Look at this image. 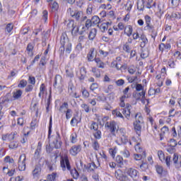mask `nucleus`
<instances>
[{
	"instance_id": "obj_1",
	"label": "nucleus",
	"mask_w": 181,
	"mask_h": 181,
	"mask_svg": "<svg viewBox=\"0 0 181 181\" xmlns=\"http://www.w3.org/2000/svg\"><path fill=\"white\" fill-rule=\"evenodd\" d=\"M52 117H50L48 129V139H50V138L52 137V146L55 149H60L63 145V141H62V136H60V133L59 132H56V135L52 136Z\"/></svg>"
},
{
	"instance_id": "obj_2",
	"label": "nucleus",
	"mask_w": 181,
	"mask_h": 181,
	"mask_svg": "<svg viewBox=\"0 0 181 181\" xmlns=\"http://www.w3.org/2000/svg\"><path fill=\"white\" fill-rule=\"evenodd\" d=\"M61 46L59 49L60 56H64V53L66 54H70L72 50V45L70 40H69V37H66L64 35L61 36L60 40Z\"/></svg>"
},
{
	"instance_id": "obj_3",
	"label": "nucleus",
	"mask_w": 181,
	"mask_h": 181,
	"mask_svg": "<svg viewBox=\"0 0 181 181\" xmlns=\"http://www.w3.org/2000/svg\"><path fill=\"white\" fill-rule=\"evenodd\" d=\"M142 124H144V117H142V114L141 112H137L135 115V121L133 123L134 132L136 134L141 136V134L142 132Z\"/></svg>"
},
{
	"instance_id": "obj_4",
	"label": "nucleus",
	"mask_w": 181,
	"mask_h": 181,
	"mask_svg": "<svg viewBox=\"0 0 181 181\" xmlns=\"http://www.w3.org/2000/svg\"><path fill=\"white\" fill-rule=\"evenodd\" d=\"M168 76V71H166V66H163L160 69V74H158L155 78V82L158 87H162L163 86V81L166 80Z\"/></svg>"
},
{
	"instance_id": "obj_5",
	"label": "nucleus",
	"mask_w": 181,
	"mask_h": 181,
	"mask_svg": "<svg viewBox=\"0 0 181 181\" xmlns=\"http://www.w3.org/2000/svg\"><path fill=\"white\" fill-rule=\"evenodd\" d=\"M132 39L129 38L127 42H126L123 46L122 49L124 53L130 54L129 59L134 58V56H136V51L132 50Z\"/></svg>"
},
{
	"instance_id": "obj_6",
	"label": "nucleus",
	"mask_w": 181,
	"mask_h": 181,
	"mask_svg": "<svg viewBox=\"0 0 181 181\" xmlns=\"http://www.w3.org/2000/svg\"><path fill=\"white\" fill-rule=\"evenodd\" d=\"M105 128L107 129L108 131H110V134H112V136H117V134L115 132L119 128L118 124H117V122L112 120L110 122H107L105 124Z\"/></svg>"
},
{
	"instance_id": "obj_7",
	"label": "nucleus",
	"mask_w": 181,
	"mask_h": 181,
	"mask_svg": "<svg viewBox=\"0 0 181 181\" xmlns=\"http://www.w3.org/2000/svg\"><path fill=\"white\" fill-rule=\"evenodd\" d=\"M116 136L120 138L122 144H128V136H127V130L123 127H118L116 130Z\"/></svg>"
},
{
	"instance_id": "obj_8",
	"label": "nucleus",
	"mask_w": 181,
	"mask_h": 181,
	"mask_svg": "<svg viewBox=\"0 0 181 181\" xmlns=\"http://www.w3.org/2000/svg\"><path fill=\"white\" fill-rule=\"evenodd\" d=\"M60 165L62 170H71V165H70L69 156H64V157H61Z\"/></svg>"
},
{
	"instance_id": "obj_9",
	"label": "nucleus",
	"mask_w": 181,
	"mask_h": 181,
	"mask_svg": "<svg viewBox=\"0 0 181 181\" xmlns=\"http://www.w3.org/2000/svg\"><path fill=\"white\" fill-rule=\"evenodd\" d=\"M126 174L134 181L139 179V171L134 168H129L126 170Z\"/></svg>"
},
{
	"instance_id": "obj_10",
	"label": "nucleus",
	"mask_w": 181,
	"mask_h": 181,
	"mask_svg": "<svg viewBox=\"0 0 181 181\" xmlns=\"http://www.w3.org/2000/svg\"><path fill=\"white\" fill-rule=\"evenodd\" d=\"M32 176L33 179H40L42 176V164L37 163L33 168Z\"/></svg>"
},
{
	"instance_id": "obj_11",
	"label": "nucleus",
	"mask_w": 181,
	"mask_h": 181,
	"mask_svg": "<svg viewBox=\"0 0 181 181\" xmlns=\"http://www.w3.org/2000/svg\"><path fill=\"white\" fill-rule=\"evenodd\" d=\"M155 168L156 173L159 175V177L161 179H163V177H168L169 176V172L167 169L163 168V166L160 165H156Z\"/></svg>"
},
{
	"instance_id": "obj_12",
	"label": "nucleus",
	"mask_w": 181,
	"mask_h": 181,
	"mask_svg": "<svg viewBox=\"0 0 181 181\" xmlns=\"http://www.w3.org/2000/svg\"><path fill=\"white\" fill-rule=\"evenodd\" d=\"M157 155H158V158L159 159V160H160V162H165L167 167L168 168H170V156H165V153L161 151V150H158L157 151Z\"/></svg>"
},
{
	"instance_id": "obj_13",
	"label": "nucleus",
	"mask_w": 181,
	"mask_h": 181,
	"mask_svg": "<svg viewBox=\"0 0 181 181\" xmlns=\"http://www.w3.org/2000/svg\"><path fill=\"white\" fill-rule=\"evenodd\" d=\"M67 12L69 13L70 16L76 21H80L81 18H83V11H74L73 8H69Z\"/></svg>"
},
{
	"instance_id": "obj_14",
	"label": "nucleus",
	"mask_w": 181,
	"mask_h": 181,
	"mask_svg": "<svg viewBox=\"0 0 181 181\" xmlns=\"http://www.w3.org/2000/svg\"><path fill=\"white\" fill-rule=\"evenodd\" d=\"M18 170L23 172L26 170V155L21 154L18 160Z\"/></svg>"
},
{
	"instance_id": "obj_15",
	"label": "nucleus",
	"mask_w": 181,
	"mask_h": 181,
	"mask_svg": "<svg viewBox=\"0 0 181 181\" xmlns=\"http://www.w3.org/2000/svg\"><path fill=\"white\" fill-rule=\"evenodd\" d=\"M129 145H133L134 146V149L136 152H138L139 153H143L144 148L141 147V144L136 142V139L135 137H132V139L129 141Z\"/></svg>"
},
{
	"instance_id": "obj_16",
	"label": "nucleus",
	"mask_w": 181,
	"mask_h": 181,
	"mask_svg": "<svg viewBox=\"0 0 181 181\" xmlns=\"http://www.w3.org/2000/svg\"><path fill=\"white\" fill-rule=\"evenodd\" d=\"M18 135L17 132H13L11 133H7L5 134H2L1 139L2 141H8V142H11L15 139V137Z\"/></svg>"
},
{
	"instance_id": "obj_17",
	"label": "nucleus",
	"mask_w": 181,
	"mask_h": 181,
	"mask_svg": "<svg viewBox=\"0 0 181 181\" xmlns=\"http://www.w3.org/2000/svg\"><path fill=\"white\" fill-rule=\"evenodd\" d=\"M172 49V45L170 43L161 42L158 45V52L163 53V52H169Z\"/></svg>"
},
{
	"instance_id": "obj_18",
	"label": "nucleus",
	"mask_w": 181,
	"mask_h": 181,
	"mask_svg": "<svg viewBox=\"0 0 181 181\" xmlns=\"http://www.w3.org/2000/svg\"><path fill=\"white\" fill-rule=\"evenodd\" d=\"M171 135L173 138H181V125L176 127H173L171 129Z\"/></svg>"
},
{
	"instance_id": "obj_19",
	"label": "nucleus",
	"mask_w": 181,
	"mask_h": 181,
	"mask_svg": "<svg viewBox=\"0 0 181 181\" xmlns=\"http://www.w3.org/2000/svg\"><path fill=\"white\" fill-rule=\"evenodd\" d=\"M81 152V145H74L72 146L71 148L69 149V153L72 156H77L78 153Z\"/></svg>"
},
{
	"instance_id": "obj_20",
	"label": "nucleus",
	"mask_w": 181,
	"mask_h": 181,
	"mask_svg": "<svg viewBox=\"0 0 181 181\" xmlns=\"http://www.w3.org/2000/svg\"><path fill=\"white\" fill-rule=\"evenodd\" d=\"M132 108V106L127 103L126 104V107L122 110V112L123 115H124L125 118L127 119H129L131 118V109Z\"/></svg>"
},
{
	"instance_id": "obj_21",
	"label": "nucleus",
	"mask_w": 181,
	"mask_h": 181,
	"mask_svg": "<svg viewBox=\"0 0 181 181\" xmlns=\"http://www.w3.org/2000/svg\"><path fill=\"white\" fill-rule=\"evenodd\" d=\"M65 73L66 77H67V78H74V68L67 65L65 66Z\"/></svg>"
},
{
	"instance_id": "obj_22",
	"label": "nucleus",
	"mask_w": 181,
	"mask_h": 181,
	"mask_svg": "<svg viewBox=\"0 0 181 181\" xmlns=\"http://www.w3.org/2000/svg\"><path fill=\"white\" fill-rule=\"evenodd\" d=\"M86 77H87V69L82 66L80 68V74L78 76L79 81H84Z\"/></svg>"
},
{
	"instance_id": "obj_23",
	"label": "nucleus",
	"mask_w": 181,
	"mask_h": 181,
	"mask_svg": "<svg viewBox=\"0 0 181 181\" xmlns=\"http://www.w3.org/2000/svg\"><path fill=\"white\" fill-rule=\"evenodd\" d=\"M34 49H35V44L32 43V42H29L27 45L26 51H27V54L30 57H33V56H34V53H33Z\"/></svg>"
},
{
	"instance_id": "obj_24",
	"label": "nucleus",
	"mask_w": 181,
	"mask_h": 181,
	"mask_svg": "<svg viewBox=\"0 0 181 181\" xmlns=\"http://www.w3.org/2000/svg\"><path fill=\"white\" fill-rule=\"evenodd\" d=\"M144 158H146V151H143V153H141V154H137L135 153L133 155V158L134 159V160H136V162H143Z\"/></svg>"
},
{
	"instance_id": "obj_25",
	"label": "nucleus",
	"mask_w": 181,
	"mask_h": 181,
	"mask_svg": "<svg viewBox=\"0 0 181 181\" xmlns=\"http://www.w3.org/2000/svg\"><path fill=\"white\" fill-rule=\"evenodd\" d=\"M122 62V58L121 57H116L115 60L111 63V67L119 70V66H121V62Z\"/></svg>"
},
{
	"instance_id": "obj_26",
	"label": "nucleus",
	"mask_w": 181,
	"mask_h": 181,
	"mask_svg": "<svg viewBox=\"0 0 181 181\" xmlns=\"http://www.w3.org/2000/svg\"><path fill=\"white\" fill-rule=\"evenodd\" d=\"M170 122H172V116L170 114L167 117H161V118L159 119L160 125H163L165 124H170Z\"/></svg>"
},
{
	"instance_id": "obj_27",
	"label": "nucleus",
	"mask_w": 181,
	"mask_h": 181,
	"mask_svg": "<svg viewBox=\"0 0 181 181\" xmlns=\"http://www.w3.org/2000/svg\"><path fill=\"white\" fill-rule=\"evenodd\" d=\"M93 62H95L98 69H105L106 64L104 63V62H103V60H101L100 58L95 57Z\"/></svg>"
},
{
	"instance_id": "obj_28",
	"label": "nucleus",
	"mask_w": 181,
	"mask_h": 181,
	"mask_svg": "<svg viewBox=\"0 0 181 181\" xmlns=\"http://www.w3.org/2000/svg\"><path fill=\"white\" fill-rule=\"evenodd\" d=\"M47 93V88L45 83H42L40 86V92L38 93L39 98H43L45 94Z\"/></svg>"
},
{
	"instance_id": "obj_29",
	"label": "nucleus",
	"mask_w": 181,
	"mask_h": 181,
	"mask_svg": "<svg viewBox=\"0 0 181 181\" xmlns=\"http://www.w3.org/2000/svg\"><path fill=\"white\" fill-rule=\"evenodd\" d=\"M111 22L102 23L98 24V26L101 32H105L108 30V26L111 25Z\"/></svg>"
},
{
	"instance_id": "obj_30",
	"label": "nucleus",
	"mask_w": 181,
	"mask_h": 181,
	"mask_svg": "<svg viewBox=\"0 0 181 181\" xmlns=\"http://www.w3.org/2000/svg\"><path fill=\"white\" fill-rule=\"evenodd\" d=\"M173 112H175L173 114ZM168 114L172 117V118H180L181 117V110H177L175 112V108H172L169 110Z\"/></svg>"
},
{
	"instance_id": "obj_31",
	"label": "nucleus",
	"mask_w": 181,
	"mask_h": 181,
	"mask_svg": "<svg viewBox=\"0 0 181 181\" xmlns=\"http://www.w3.org/2000/svg\"><path fill=\"white\" fill-rule=\"evenodd\" d=\"M146 94V91H141L139 93V95L141 97V103L142 104H145L146 106L149 105V99L145 97Z\"/></svg>"
},
{
	"instance_id": "obj_32",
	"label": "nucleus",
	"mask_w": 181,
	"mask_h": 181,
	"mask_svg": "<svg viewBox=\"0 0 181 181\" xmlns=\"http://www.w3.org/2000/svg\"><path fill=\"white\" fill-rule=\"evenodd\" d=\"M22 94H23V91H22V90H21V89L13 91V100H19V99L22 98Z\"/></svg>"
},
{
	"instance_id": "obj_33",
	"label": "nucleus",
	"mask_w": 181,
	"mask_h": 181,
	"mask_svg": "<svg viewBox=\"0 0 181 181\" xmlns=\"http://www.w3.org/2000/svg\"><path fill=\"white\" fill-rule=\"evenodd\" d=\"M91 72L96 78H100V77H101V70L99 68L92 67Z\"/></svg>"
},
{
	"instance_id": "obj_34",
	"label": "nucleus",
	"mask_w": 181,
	"mask_h": 181,
	"mask_svg": "<svg viewBox=\"0 0 181 181\" xmlns=\"http://www.w3.org/2000/svg\"><path fill=\"white\" fill-rule=\"evenodd\" d=\"M168 132H169V127L164 126L161 128V133L159 134L160 141H163L165 138V134H168Z\"/></svg>"
},
{
	"instance_id": "obj_35",
	"label": "nucleus",
	"mask_w": 181,
	"mask_h": 181,
	"mask_svg": "<svg viewBox=\"0 0 181 181\" xmlns=\"http://www.w3.org/2000/svg\"><path fill=\"white\" fill-rule=\"evenodd\" d=\"M132 32H134V28H132V25H128L124 28V33L127 36H128V37L132 35Z\"/></svg>"
},
{
	"instance_id": "obj_36",
	"label": "nucleus",
	"mask_w": 181,
	"mask_h": 181,
	"mask_svg": "<svg viewBox=\"0 0 181 181\" xmlns=\"http://www.w3.org/2000/svg\"><path fill=\"white\" fill-rule=\"evenodd\" d=\"M146 8H147V9L156 8V1H153V0H147L146 3Z\"/></svg>"
},
{
	"instance_id": "obj_37",
	"label": "nucleus",
	"mask_w": 181,
	"mask_h": 181,
	"mask_svg": "<svg viewBox=\"0 0 181 181\" xmlns=\"http://www.w3.org/2000/svg\"><path fill=\"white\" fill-rule=\"evenodd\" d=\"M173 162L175 168H176V169H179V155L176 153L173 154Z\"/></svg>"
},
{
	"instance_id": "obj_38",
	"label": "nucleus",
	"mask_w": 181,
	"mask_h": 181,
	"mask_svg": "<svg viewBox=\"0 0 181 181\" xmlns=\"http://www.w3.org/2000/svg\"><path fill=\"white\" fill-rule=\"evenodd\" d=\"M167 64L169 69H176V63L175 62V58L173 57L168 59Z\"/></svg>"
},
{
	"instance_id": "obj_39",
	"label": "nucleus",
	"mask_w": 181,
	"mask_h": 181,
	"mask_svg": "<svg viewBox=\"0 0 181 181\" xmlns=\"http://www.w3.org/2000/svg\"><path fill=\"white\" fill-rule=\"evenodd\" d=\"M92 148L93 151H100V143L98 142V140L97 139H93L92 140Z\"/></svg>"
},
{
	"instance_id": "obj_40",
	"label": "nucleus",
	"mask_w": 181,
	"mask_h": 181,
	"mask_svg": "<svg viewBox=\"0 0 181 181\" xmlns=\"http://www.w3.org/2000/svg\"><path fill=\"white\" fill-rule=\"evenodd\" d=\"M95 49L91 48L89 51V52L87 54V59L88 62H93L94 61V51Z\"/></svg>"
},
{
	"instance_id": "obj_41",
	"label": "nucleus",
	"mask_w": 181,
	"mask_h": 181,
	"mask_svg": "<svg viewBox=\"0 0 181 181\" xmlns=\"http://www.w3.org/2000/svg\"><path fill=\"white\" fill-rule=\"evenodd\" d=\"M66 110H69V103L64 102L59 106V112H66Z\"/></svg>"
},
{
	"instance_id": "obj_42",
	"label": "nucleus",
	"mask_w": 181,
	"mask_h": 181,
	"mask_svg": "<svg viewBox=\"0 0 181 181\" xmlns=\"http://www.w3.org/2000/svg\"><path fill=\"white\" fill-rule=\"evenodd\" d=\"M9 149H17L19 148V142L16 141H11L8 144Z\"/></svg>"
},
{
	"instance_id": "obj_43",
	"label": "nucleus",
	"mask_w": 181,
	"mask_h": 181,
	"mask_svg": "<svg viewBox=\"0 0 181 181\" xmlns=\"http://www.w3.org/2000/svg\"><path fill=\"white\" fill-rule=\"evenodd\" d=\"M97 35V29L96 28H92L89 33L88 38L90 40H94L95 36Z\"/></svg>"
},
{
	"instance_id": "obj_44",
	"label": "nucleus",
	"mask_w": 181,
	"mask_h": 181,
	"mask_svg": "<svg viewBox=\"0 0 181 181\" xmlns=\"http://www.w3.org/2000/svg\"><path fill=\"white\" fill-rule=\"evenodd\" d=\"M97 169V165L94 163H89L86 168L87 172H94Z\"/></svg>"
},
{
	"instance_id": "obj_45",
	"label": "nucleus",
	"mask_w": 181,
	"mask_h": 181,
	"mask_svg": "<svg viewBox=\"0 0 181 181\" xmlns=\"http://www.w3.org/2000/svg\"><path fill=\"white\" fill-rule=\"evenodd\" d=\"M113 29L116 32H118L119 30H125V25H124V23L119 22L117 24V26H113Z\"/></svg>"
},
{
	"instance_id": "obj_46",
	"label": "nucleus",
	"mask_w": 181,
	"mask_h": 181,
	"mask_svg": "<svg viewBox=\"0 0 181 181\" xmlns=\"http://www.w3.org/2000/svg\"><path fill=\"white\" fill-rule=\"evenodd\" d=\"M72 30L71 33L72 35H77L80 32V28H78V26L77 25L74 24V21H72Z\"/></svg>"
},
{
	"instance_id": "obj_47",
	"label": "nucleus",
	"mask_w": 181,
	"mask_h": 181,
	"mask_svg": "<svg viewBox=\"0 0 181 181\" xmlns=\"http://www.w3.org/2000/svg\"><path fill=\"white\" fill-rule=\"evenodd\" d=\"M90 21L93 26H95V25H100V22H101V20L100 19V17H98V16H93Z\"/></svg>"
},
{
	"instance_id": "obj_48",
	"label": "nucleus",
	"mask_w": 181,
	"mask_h": 181,
	"mask_svg": "<svg viewBox=\"0 0 181 181\" xmlns=\"http://www.w3.org/2000/svg\"><path fill=\"white\" fill-rule=\"evenodd\" d=\"M69 172L71 173V175L74 179H76V180L78 179V176H80V174L78 173V171H77V169L71 168V170H69Z\"/></svg>"
},
{
	"instance_id": "obj_49",
	"label": "nucleus",
	"mask_w": 181,
	"mask_h": 181,
	"mask_svg": "<svg viewBox=\"0 0 181 181\" xmlns=\"http://www.w3.org/2000/svg\"><path fill=\"white\" fill-rule=\"evenodd\" d=\"M141 47H145L146 45H148V38L146 37V35H141Z\"/></svg>"
},
{
	"instance_id": "obj_50",
	"label": "nucleus",
	"mask_w": 181,
	"mask_h": 181,
	"mask_svg": "<svg viewBox=\"0 0 181 181\" xmlns=\"http://www.w3.org/2000/svg\"><path fill=\"white\" fill-rule=\"evenodd\" d=\"M63 81V77L60 74H57L54 78V87L56 88L57 83H62Z\"/></svg>"
},
{
	"instance_id": "obj_51",
	"label": "nucleus",
	"mask_w": 181,
	"mask_h": 181,
	"mask_svg": "<svg viewBox=\"0 0 181 181\" xmlns=\"http://www.w3.org/2000/svg\"><path fill=\"white\" fill-rule=\"evenodd\" d=\"M115 176L117 180H120L122 177H124V173H122V170L118 169L115 172Z\"/></svg>"
},
{
	"instance_id": "obj_52",
	"label": "nucleus",
	"mask_w": 181,
	"mask_h": 181,
	"mask_svg": "<svg viewBox=\"0 0 181 181\" xmlns=\"http://www.w3.org/2000/svg\"><path fill=\"white\" fill-rule=\"evenodd\" d=\"M146 30L150 33L154 35V36H156V32L155 31V27L153 25L150 24L148 25H146Z\"/></svg>"
},
{
	"instance_id": "obj_53",
	"label": "nucleus",
	"mask_w": 181,
	"mask_h": 181,
	"mask_svg": "<svg viewBox=\"0 0 181 181\" xmlns=\"http://www.w3.org/2000/svg\"><path fill=\"white\" fill-rule=\"evenodd\" d=\"M112 115H114L115 117H117L118 118H122V119H124V115H122V113H121V112H119V110H118V109L114 110L112 112Z\"/></svg>"
},
{
	"instance_id": "obj_54",
	"label": "nucleus",
	"mask_w": 181,
	"mask_h": 181,
	"mask_svg": "<svg viewBox=\"0 0 181 181\" xmlns=\"http://www.w3.org/2000/svg\"><path fill=\"white\" fill-rule=\"evenodd\" d=\"M56 177H57V173H52L47 176V181H56Z\"/></svg>"
},
{
	"instance_id": "obj_55",
	"label": "nucleus",
	"mask_w": 181,
	"mask_h": 181,
	"mask_svg": "<svg viewBox=\"0 0 181 181\" xmlns=\"http://www.w3.org/2000/svg\"><path fill=\"white\" fill-rule=\"evenodd\" d=\"M36 127H37V119H34L30 124V129H31V131H35V129H36Z\"/></svg>"
},
{
	"instance_id": "obj_56",
	"label": "nucleus",
	"mask_w": 181,
	"mask_h": 181,
	"mask_svg": "<svg viewBox=\"0 0 181 181\" xmlns=\"http://www.w3.org/2000/svg\"><path fill=\"white\" fill-rule=\"evenodd\" d=\"M93 136L96 140L101 139L103 136V133H101V131L99 129L95 130V132L93 133Z\"/></svg>"
},
{
	"instance_id": "obj_57",
	"label": "nucleus",
	"mask_w": 181,
	"mask_h": 181,
	"mask_svg": "<svg viewBox=\"0 0 181 181\" xmlns=\"http://www.w3.org/2000/svg\"><path fill=\"white\" fill-rule=\"evenodd\" d=\"M42 141H39L35 152V155H37V156H39L40 155V153L42 152Z\"/></svg>"
},
{
	"instance_id": "obj_58",
	"label": "nucleus",
	"mask_w": 181,
	"mask_h": 181,
	"mask_svg": "<svg viewBox=\"0 0 181 181\" xmlns=\"http://www.w3.org/2000/svg\"><path fill=\"white\" fill-rule=\"evenodd\" d=\"M127 98H124V96L120 97L119 105L121 108H125V107H127V105H125V100H127Z\"/></svg>"
},
{
	"instance_id": "obj_59",
	"label": "nucleus",
	"mask_w": 181,
	"mask_h": 181,
	"mask_svg": "<svg viewBox=\"0 0 181 181\" xmlns=\"http://www.w3.org/2000/svg\"><path fill=\"white\" fill-rule=\"evenodd\" d=\"M26 86H28V81H26L25 79H22L21 81H20L18 87L19 88H25Z\"/></svg>"
},
{
	"instance_id": "obj_60",
	"label": "nucleus",
	"mask_w": 181,
	"mask_h": 181,
	"mask_svg": "<svg viewBox=\"0 0 181 181\" xmlns=\"http://www.w3.org/2000/svg\"><path fill=\"white\" fill-rule=\"evenodd\" d=\"M168 146L176 148V146H177V141L174 139H170L168 143Z\"/></svg>"
},
{
	"instance_id": "obj_61",
	"label": "nucleus",
	"mask_w": 181,
	"mask_h": 181,
	"mask_svg": "<svg viewBox=\"0 0 181 181\" xmlns=\"http://www.w3.org/2000/svg\"><path fill=\"white\" fill-rule=\"evenodd\" d=\"M81 108H83V110H84L85 112H90V111H91V107H90V105H88V104L86 103H83L81 105Z\"/></svg>"
},
{
	"instance_id": "obj_62",
	"label": "nucleus",
	"mask_w": 181,
	"mask_h": 181,
	"mask_svg": "<svg viewBox=\"0 0 181 181\" xmlns=\"http://www.w3.org/2000/svg\"><path fill=\"white\" fill-rule=\"evenodd\" d=\"M6 30L7 33H11L13 30V23H9L6 26Z\"/></svg>"
},
{
	"instance_id": "obj_63",
	"label": "nucleus",
	"mask_w": 181,
	"mask_h": 181,
	"mask_svg": "<svg viewBox=\"0 0 181 181\" xmlns=\"http://www.w3.org/2000/svg\"><path fill=\"white\" fill-rule=\"evenodd\" d=\"M70 141L71 144H76L77 142V134L72 133L70 136Z\"/></svg>"
},
{
	"instance_id": "obj_64",
	"label": "nucleus",
	"mask_w": 181,
	"mask_h": 181,
	"mask_svg": "<svg viewBox=\"0 0 181 181\" xmlns=\"http://www.w3.org/2000/svg\"><path fill=\"white\" fill-rule=\"evenodd\" d=\"M109 153L112 156V158H115V156L117 155V147H115L113 148L109 149Z\"/></svg>"
}]
</instances>
